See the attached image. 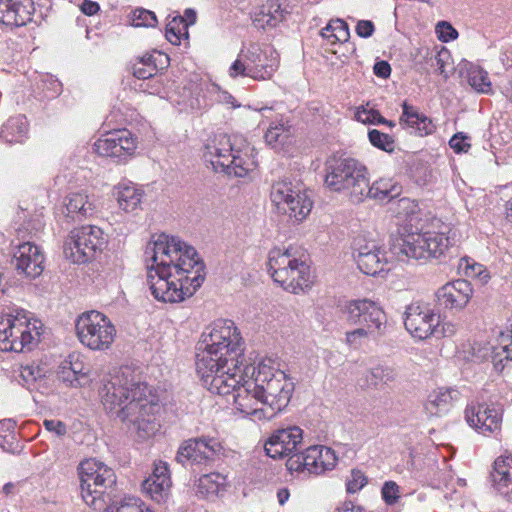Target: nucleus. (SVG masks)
I'll return each mask as SVG.
<instances>
[{
    "label": "nucleus",
    "instance_id": "1",
    "mask_svg": "<svg viewBox=\"0 0 512 512\" xmlns=\"http://www.w3.org/2000/svg\"><path fill=\"white\" fill-rule=\"evenodd\" d=\"M196 371L211 393H234V405L245 416L269 419L262 396L249 387L245 374V342L232 320L218 319L206 327L197 345Z\"/></svg>",
    "mask_w": 512,
    "mask_h": 512
},
{
    "label": "nucleus",
    "instance_id": "2",
    "mask_svg": "<svg viewBox=\"0 0 512 512\" xmlns=\"http://www.w3.org/2000/svg\"><path fill=\"white\" fill-rule=\"evenodd\" d=\"M147 283L155 299L178 303L191 297L205 279V264L194 247L179 238L160 234L145 250Z\"/></svg>",
    "mask_w": 512,
    "mask_h": 512
},
{
    "label": "nucleus",
    "instance_id": "3",
    "mask_svg": "<svg viewBox=\"0 0 512 512\" xmlns=\"http://www.w3.org/2000/svg\"><path fill=\"white\" fill-rule=\"evenodd\" d=\"M152 389L141 380L139 374L130 367H121L110 374L100 389L102 404L110 412L116 411L117 417L125 421L137 408L153 409L148 399Z\"/></svg>",
    "mask_w": 512,
    "mask_h": 512
},
{
    "label": "nucleus",
    "instance_id": "4",
    "mask_svg": "<svg viewBox=\"0 0 512 512\" xmlns=\"http://www.w3.org/2000/svg\"><path fill=\"white\" fill-rule=\"evenodd\" d=\"M252 150L242 135L217 133L206 143L203 157L215 172L244 177L255 164Z\"/></svg>",
    "mask_w": 512,
    "mask_h": 512
},
{
    "label": "nucleus",
    "instance_id": "5",
    "mask_svg": "<svg viewBox=\"0 0 512 512\" xmlns=\"http://www.w3.org/2000/svg\"><path fill=\"white\" fill-rule=\"evenodd\" d=\"M268 362L271 361L268 360ZM245 374L246 376L250 375L248 386L256 389L262 396L263 403L271 417L288 405L294 387L293 383L287 380L283 371L262 361L257 366L246 363Z\"/></svg>",
    "mask_w": 512,
    "mask_h": 512
},
{
    "label": "nucleus",
    "instance_id": "6",
    "mask_svg": "<svg viewBox=\"0 0 512 512\" xmlns=\"http://www.w3.org/2000/svg\"><path fill=\"white\" fill-rule=\"evenodd\" d=\"M456 234L448 231L424 230L423 226H415V230L401 233L397 242L393 245L396 255H401L415 260L427 261L441 259L449 248L456 243Z\"/></svg>",
    "mask_w": 512,
    "mask_h": 512
},
{
    "label": "nucleus",
    "instance_id": "7",
    "mask_svg": "<svg viewBox=\"0 0 512 512\" xmlns=\"http://www.w3.org/2000/svg\"><path fill=\"white\" fill-rule=\"evenodd\" d=\"M83 501L94 510H106L115 497L114 470L96 459L82 461L78 468Z\"/></svg>",
    "mask_w": 512,
    "mask_h": 512
},
{
    "label": "nucleus",
    "instance_id": "8",
    "mask_svg": "<svg viewBox=\"0 0 512 512\" xmlns=\"http://www.w3.org/2000/svg\"><path fill=\"white\" fill-rule=\"evenodd\" d=\"M267 267L273 281L288 292L298 294L312 283L309 264L292 247L271 249Z\"/></svg>",
    "mask_w": 512,
    "mask_h": 512
},
{
    "label": "nucleus",
    "instance_id": "9",
    "mask_svg": "<svg viewBox=\"0 0 512 512\" xmlns=\"http://www.w3.org/2000/svg\"><path fill=\"white\" fill-rule=\"evenodd\" d=\"M279 64V54L272 46L251 43L240 51L228 73L231 78L241 76L255 81H265L272 78Z\"/></svg>",
    "mask_w": 512,
    "mask_h": 512
},
{
    "label": "nucleus",
    "instance_id": "10",
    "mask_svg": "<svg viewBox=\"0 0 512 512\" xmlns=\"http://www.w3.org/2000/svg\"><path fill=\"white\" fill-rule=\"evenodd\" d=\"M270 199L279 213L297 223L306 219L313 207L312 192L286 178L272 184Z\"/></svg>",
    "mask_w": 512,
    "mask_h": 512
},
{
    "label": "nucleus",
    "instance_id": "11",
    "mask_svg": "<svg viewBox=\"0 0 512 512\" xmlns=\"http://www.w3.org/2000/svg\"><path fill=\"white\" fill-rule=\"evenodd\" d=\"M75 330L80 343L93 351L109 349L116 336V328L111 320L96 310L79 315Z\"/></svg>",
    "mask_w": 512,
    "mask_h": 512
},
{
    "label": "nucleus",
    "instance_id": "12",
    "mask_svg": "<svg viewBox=\"0 0 512 512\" xmlns=\"http://www.w3.org/2000/svg\"><path fill=\"white\" fill-rule=\"evenodd\" d=\"M41 322H33L26 316L22 310L17 315H0V350L1 351H23L33 343V340L39 339L41 332Z\"/></svg>",
    "mask_w": 512,
    "mask_h": 512
},
{
    "label": "nucleus",
    "instance_id": "13",
    "mask_svg": "<svg viewBox=\"0 0 512 512\" xmlns=\"http://www.w3.org/2000/svg\"><path fill=\"white\" fill-rule=\"evenodd\" d=\"M107 244L102 229L94 225L73 229L64 242L63 252L73 263H86L101 253Z\"/></svg>",
    "mask_w": 512,
    "mask_h": 512
},
{
    "label": "nucleus",
    "instance_id": "14",
    "mask_svg": "<svg viewBox=\"0 0 512 512\" xmlns=\"http://www.w3.org/2000/svg\"><path fill=\"white\" fill-rule=\"evenodd\" d=\"M221 455H223V446L217 438L200 436L183 441L175 459L185 468L202 470L212 467Z\"/></svg>",
    "mask_w": 512,
    "mask_h": 512
},
{
    "label": "nucleus",
    "instance_id": "15",
    "mask_svg": "<svg viewBox=\"0 0 512 512\" xmlns=\"http://www.w3.org/2000/svg\"><path fill=\"white\" fill-rule=\"evenodd\" d=\"M385 328L386 315L378 303L369 299L354 301V342L376 341Z\"/></svg>",
    "mask_w": 512,
    "mask_h": 512
},
{
    "label": "nucleus",
    "instance_id": "16",
    "mask_svg": "<svg viewBox=\"0 0 512 512\" xmlns=\"http://www.w3.org/2000/svg\"><path fill=\"white\" fill-rule=\"evenodd\" d=\"M337 460L333 449L323 445H314L290 456L286 461V467L290 472L319 475L332 470Z\"/></svg>",
    "mask_w": 512,
    "mask_h": 512
},
{
    "label": "nucleus",
    "instance_id": "17",
    "mask_svg": "<svg viewBox=\"0 0 512 512\" xmlns=\"http://www.w3.org/2000/svg\"><path fill=\"white\" fill-rule=\"evenodd\" d=\"M138 139L128 129L109 131L94 143L95 152L117 163L127 162L137 149Z\"/></svg>",
    "mask_w": 512,
    "mask_h": 512
},
{
    "label": "nucleus",
    "instance_id": "18",
    "mask_svg": "<svg viewBox=\"0 0 512 512\" xmlns=\"http://www.w3.org/2000/svg\"><path fill=\"white\" fill-rule=\"evenodd\" d=\"M404 324L414 338L424 340L435 333L439 314L428 304L413 302L406 307Z\"/></svg>",
    "mask_w": 512,
    "mask_h": 512
},
{
    "label": "nucleus",
    "instance_id": "19",
    "mask_svg": "<svg viewBox=\"0 0 512 512\" xmlns=\"http://www.w3.org/2000/svg\"><path fill=\"white\" fill-rule=\"evenodd\" d=\"M303 431L298 426H289L276 430L266 441L264 449L267 456L281 459L300 453Z\"/></svg>",
    "mask_w": 512,
    "mask_h": 512
},
{
    "label": "nucleus",
    "instance_id": "20",
    "mask_svg": "<svg viewBox=\"0 0 512 512\" xmlns=\"http://www.w3.org/2000/svg\"><path fill=\"white\" fill-rule=\"evenodd\" d=\"M11 263L19 276L35 279L44 270V255L37 245L27 241L17 245Z\"/></svg>",
    "mask_w": 512,
    "mask_h": 512
},
{
    "label": "nucleus",
    "instance_id": "21",
    "mask_svg": "<svg viewBox=\"0 0 512 512\" xmlns=\"http://www.w3.org/2000/svg\"><path fill=\"white\" fill-rule=\"evenodd\" d=\"M465 419L478 433L488 436L501 430L502 412L487 404L471 405L465 410Z\"/></svg>",
    "mask_w": 512,
    "mask_h": 512
},
{
    "label": "nucleus",
    "instance_id": "22",
    "mask_svg": "<svg viewBox=\"0 0 512 512\" xmlns=\"http://www.w3.org/2000/svg\"><path fill=\"white\" fill-rule=\"evenodd\" d=\"M472 295L473 288L471 284L464 279L446 283L436 292V298L441 307L457 311L467 306Z\"/></svg>",
    "mask_w": 512,
    "mask_h": 512
},
{
    "label": "nucleus",
    "instance_id": "23",
    "mask_svg": "<svg viewBox=\"0 0 512 512\" xmlns=\"http://www.w3.org/2000/svg\"><path fill=\"white\" fill-rule=\"evenodd\" d=\"M354 245L357 246V258L354 257V261L363 274L375 276L384 271L386 260L374 240L358 236Z\"/></svg>",
    "mask_w": 512,
    "mask_h": 512
},
{
    "label": "nucleus",
    "instance_id": "24",
    "mask_svg": "<svg viewBox=\"0 0 512 512\" xmlns=\"http://www.w3.org/2000/svg\"><path fill=\"white\" fill-rule=\"evenodd\" d=\"M221 88L212 82L202 81L183 89L182 102L191 110H202L219 103Z\"/></svg>",
    "mask_w": 512,
    "mask_h": 512
},
{
    "label": "nucleus",
    "instance_id": "25",
    "mask_svg": "<svg viewBox=\"0 0 512 512\" xmlns=\"http://www.w3.org/2000/svg\"><path fill=\"white\" fill-rule=\"evenodd\" d=\"M352 183V164L350 157L334 154L326 161L325 184L333 191H341Z\"/></svg>",
    "mask_w": 512,
    "mask_h": 512
},
{
    "label": "nucleus",
    "instance_id": "26",
    "mask_svg": "<svg viewBox=\"0 0 512 512\" xmlns=\"http://www.w3.org/2000/svg\"><path fill=\"white\" fill-rule=\"evenodd\" d=\"M292 6L286 0H268L254 13L253 25L259 29H272L287 21Z\"/></svg>",
    "mask_w": 512,
    "mask_h": 512
},
{
    "label": "nucleus",
    "instance_id": "27",
    "mask_svg": "<svg viewBox=\"0 0 512 512\" xmlns=\"http://www.w3.org/2000/svg\"><path fill=\"white\" fill-rule=\"evenodd\" d=\"M32 0H0V23L10 27H21L32 20Z\"/></svg>",
    "mask_w": 512,
    "mask_h": 512
},
{
    "label": "nucleus",
    "instance_id": "28",
    "mask_svg": "<svg viewBox=\"0 0 512 512\" xmlns=\"http://www.w3.org/2000/svg\"><path fill=\"white\" fill-rule=\"evenodd\" d=\"M295 129L283 116L273 119L265 132L264 139L267 145L277 152H288L294 144Z\"/></svg>",
    "mask_w": 512,
    "mask_h": 512
},
{
    "label": "nucleus",
    "instance_id": "29",
    "mask_svg": "<svg viewBox=\"0 0 512 512\" xmlns=\"http://www.w3.org/2000/svg\"><path fill=\"white\" fill-rule=\"evenodd\" d=\"M397 373L395 369L387 365H375L370 368L357 370V384L364 389H382L395 381Z\"/></svg>",
    "mask_w": 512,
    "mask_h": 512
},
{
    "label": "nucleus",
    "instance_id": "30",
    "mask_svg": "<svg viewBox=\"0 0 512 512\" xmlns=\"http://www.w3.org/2000/svg\"><path fill=\"white\" fill-rule=\"evenodd\" d=\"M147 398L152 400L151 405L153 404V409L150 411L148 409L137 408L136 412L124 421L133 425L134 429L137 431L138 437L141 439H147L153 436L160 428L155 418V413L159 408L157 396L152 392Z\"/></svg>",
    "mask_w": 512,
    "mask_h": 512
},
{
    "label": "nucleus",
    "instance_id": "31",
    "mask_svg": "<svg viewBox=\"0 0 512 512\" xmlns=\"http://www.w3.org/2000/svg\"><path fill=\"white\" fill-rule=\"evenodd\" d=\"M170 486L171 478L168 465L164 462H159L155 465L152 475L142 483V490L152 500L160 503L167 497Z\"/></svg>",
    "mask_w": 512,
    "mask_h": 512
},
{
    "label": "nucleus",
    "instance_id": "32",
    "mask_svg": "<svg viewBox=\"0 0 512 512\" xmlns=\"http://www.w3.org/2000/svg\"><path fill=\"white\" fill-rule=\"evenodd\" d=\"M354 171H357V185L360 186L361 183L364 184L369 198L386 200L392 199L399 193V187L390 179H381L370 186L369 179L367 178V169L362 165L354 163Z\"/></svg>",
    "mask_w": 512,
    "mask_h": 512
},
{
    "label": "nucleus",
    "instance_id": "33",
    "mask_svg": "<svg viewBox=\"0 0 512 512\" xmlns=\"http://www.w3.org/2000/svg\"><path fill=\"white\" fill-rule=\"evenodd\" d=\"M321 36L326 39L330 44H338V48L333 50V53L342 59L343 63L349 61V56L345 54L346 43L349 42L350 32L348 23L342 19H331L329 23L321 29Z\"/></svg>",
    "mask_w": 512,
    "mask_h": 512
},
{
    "label": "nucleus",
    "instance_id": "34",
    "mask_svg": "<svg viewBox=\"0 0 512 512\" xmlns=\"http://www.w3.org/2000/svg\"><path fill=\"white\" fill-rule=\"evenodd\" d=\"M459 392L455 389L440 387L428 395L426 410L431 415L441 416L448 413L458 399Z\"/></svg>",
    "mask_w": 512,
    "mask_h": 512
},
{
    "label": "nucleus",
    "instance_id": "35",
    "mask_svg": "<svg viewBox=\"0 0 512 512\" xmlns=\"http://www.w3.org/2000/svg\"><path fill=\"white\" fill-rule=\"evenodd\" d=\"M494 487L508 500H512V457L500 456L494 462Z\"/></svg>",
    "mask_w": 512,
    "mask_h": 512
},
{
    "label": "nucleus",
    "instance_id": "36",
    "mask_svg": "<svg viewBox=\"0 0 512 512\" xmlns=\"http://www.w3.org/2000/svg\"><path fill=\"white\" fill-rule=\"evenodd\" d=\"M396 216L401 219L404 224L401 233H408L409 230H415V226H423V212L418 202L410 198H401L396 202L394 209Z\"/></svg>",
    "mask_w": 512,
    "mask_h": 512
},
{
    "label": "nucleus",
    "instance_id": "37",
    "mask_svg": "<svg viewBox=\"0 0 512 512\" xmlns=\"http://www.w3.org/2000/svg\"><path fill=\"white\" fill-rule=\"evenodd\" d=\"M114 190L118 205L125 212L136 210L144 196L142 188L126 179L120 181Z\"/></svg>",
    "mask_w": 512,
    "mask_h": 512
},
{
    "label": "nucleus",
    "instance_id": "38",
    "mask_svg": "<svg viewBox=\"0 0 512 512\" xmlns=\"http://www.w3.org/2000/svg\"><path fill=\"white\" fill-rule=\"evenodd\" d=\"M402 109L400 122L414 129L420 136L430 135L435 131L436 125L433 121L426 115L419 113L414 106L404 102Z\"/></svg>",
    "mask_w": 512,
    "mask_h": 512
},
{
    "label": "nucleus",
    "instance_id": "39",
    "mask_svg": "<svg viewBox=\"0 0 512 512\" xmlns=\"http://www.w3.org/2000/svg\"><path fill=\"white\" fill-rule=\"evenodd\" d=\"M47 370L36 363L22 365L20 377L22 385L29 391L45 394L48 391Z\"/></svg>",
    "mask_w": 512,
    "mask_h": 512
},
{
    "label": "nucleus",
    "instance_id": "40",
    "mask_svg": "<svg viewBox=\"0 0 512 512\" xmlns=\"http://www.w3.org/2000/svg\"><path fill=\"white\" fill-rule=\"evenodd\" d=\"M66 216L72 220H81L95 210L94 201L85 191L72 192L66 197Z\"/></svg>",
    "mask_w": 512,
    "mask_h": 512
},
{
    "label": "nucleus",
    "instance_id": "41",
    "mask_svg": "<svg viewBox=\"0 0 512 512\" xmlns=\"http://www.w3.org/2000/svg\"><path fill=\"white\" fill-rule=\"evenodd\" d=\"M27 138L28 121L24 115L10 117L1 127L0 139L6 143H23Z\"/></svg>",
    "mask_w": 512,
    "mask_h": 512
},
{
    "label": "nucleus",
    "instance_id": "42",
    "mask_svg": "<svg viewBox=\"0 0 512 512\" xmlns=\"http://www.w3.org/2000/svg\"><path fill=\"white\" fill-rule=\"evenodd\" d=\"M491 357L497 371H502L512 361V332L503 331L499 334L497 344L491 347Z\"/></svg>",
    "mask_w": 512,
    "mask_h": 512
},
{
    "label": "nucleus",
    "instance_id": "43",
    "mask_svg": "<svg viewBox=\"0 0 512 512\" xmlns=\"http://www.w3.org/2000/svg\"><path fill=\"white\" fill-rule=\"evenodd\" d=\"M225 483L226 477L224 475L215 472L208 473L199 478L196 492L203 497L210 498L216 496Z\"/></svg>",
    "mask_w": 512,
    "mask_h": 512
},
{
    "label": "nucleus",
    "instance_id": "44",
    "mask_svg": "<svg viewBox=\"0 0 512 512\" xmlns=\"http://www.w3.org/2000/svg\"><path fill=\"white\" fill-rule=\"evenodd\" d=\"M458 269L464 276L476 278L481 284H486L490 279L487 269L482 264L475 262L469 257L460 259Z\"/></svg>",
    "mask_w": 512,
    "mask_h": 512
},
{
    "label": "nucleus",
    "instance_id": "45",
    "mask_svg": "<svg viewBox=\"0 0 512 512\" xmlns=\"http://www.w3.org/2000/svg\"><path fill=\"white\" fill-rule=\"evenodd\" d=\"M469 85L480 93H490L492 85L488 77V73L480 67L473 66L468 70Z\"/></svg>",
    "mask_w": 512,
    "mask_h": 512
},
{
    "label": "nucleus",
    "instance_id": "46",
    "mask_svg": "<svg viewBox=\"0 0 512 512\" xmlns=\"http://www.w3.org/2000/svg\"><path fill=\"white\" fill-rule=\"evenodd\" d=\"M441 481L444 486L445 498L450 501H458L462 494L456 487L464 488L466 486L465 479L455 478L451 471H447L443 473Z\"/></svg>",
    "mask_w": 512,
    "mask_h": 512
},
{
    "label": "nucleus",
    "instance_id": "47",
    "mask_svg": "<svg viewBox=\"0 0 512 512\" xmlns=\"http://www.w3.org/2000/svg\"><path fill=\"white\" fill-rule=\"evenodd\" d=\"M165 36L173 45H179L182 36L188 37L187 23L181 16L173 17L166 25Z\"/></svg>",
    "mask_w": 512,
    "mask_h": 512
},
{
    "label": "nucleus",
    "instance_id": "48",
    "mask_svg": "<svg viewBox=\"0 0 512 512\" xmlns=\"http://www.w3.org/2000/svg\"><path fill=\"white\" fill-rule=\"evenodd\" d=\"M63 363L70 369V371H72V375L77 376L78 383H80L81 386L88 383L89 367L84 364L80 355L70 354L67 359L63 361Z\"/></svg>",
    "mask_w": 512,
    "mask_h": 512
},
{
    "label": "nucleus",
    "instance_id": "49",
    "mask_svg": "<svg viewBox=\"0 0 512 512\" xmlns=\"http://www.w3.org/2000/svg\"><path fill=\"white\" fill-rule=\"evenodd\" d=\"M131 24L134 27H154L157 24V18L154 12L137 8L132 12Z\"/></svg>",
    "mask_w": 512,
    "mask_h": 512
},
{
    "label": "nucleus",
    "instance_id": "50",
    "mask_svg": "<svg viewBox=\"0 0 512 512\" xmlns=\"http://www.w3.org/2000/svg\"><path fill=\"white\" fill-rule=\"evenodd\" d=\"M368 138L370 143L378 149L386 152H391L394 150V140L388 134L382 133L376 129H372L368 132Z\"/></svg>",
    "mask_w": 512,
    "mask_h": 512
},
{
    "label": "nucleus",
    "instance_id": "51",
    "mask_svg": "<svg viewBox=\"0 0 512 512\" xmlns=\"http://www.w3.org/2000/svg\"><path fill=\"white\" fill-rule=\"evenodd\" d=\"M170 58L167 54L154 50L152 53H146L140 57L135 63L156 64L160 70L165 69L169 65Z\"/></svg>",
    "mask_w": 512,
    "mask_h": 512
},
{
    "label": "nucleus",
    "instance_id": "52",
    "mask_svg": "<svg viewBox=\"0 0 512 512\" xmlns=\"http://www.w3.org/2000/svg\"><path fill=\"white\" fill-rule=\"evenodd\" d=\"M139 88L149 94L158 95L164 91V78L159 72L139 85Z\"/></svg>",
    "mask_w": 512,
    "mask_h": 512
},
{
    "label": "nucleus",
    "instance_id": "53",
    "mask_svg": "<svg viewBox=\"0 0 512 512\" xmlns=\"http://www.w3.org/2000/svg\"><path fill=\"white\" fill-rule=\"evenodd\" d=\"M450 60L451 56L449 51L447 49H442L436 54L434 58V63L432 65L435 67L436 71L439 74L447 78L448 72L451 69Z\"/></svg>",
    "mask_w": 512,
    "mask_h": 512
},
{
    "label": "nucleus",
    "instance_id": "54",
    "mask_svg": "<svg viewBox=\"0 0 512 512\" xmlns=\"http://www.w3.org/2000/svg\"><path fill=\"white\" fill-rule=\"evenodd\" d=\"M132 72L137 79L146 81V79L154 77L159 72V68L156 67V64L134 63Z\"/></svg>",
    "mask_w": 512,
    "mask_h": 512
},
{
    "label": "nucleus",
    "instance_id": "55",
    "mask_svg": "<svg viewBox=\"0 0 512 512\" xmlns=\"http://www.w3.org/2000/svg\"><path fill=\"white\" fill-rule=\"evenodd\" d=\"M382 498L388 505L395 504L400 497L399 486L394 481H387L384 483L382 490Z\"/></svg>",
    "mask_w": 512,
    "mask_h": 512
},
{
    "label": "nucleus",
    "instance_id": "56",
    "mask_svg": "<svg viewBox=\"0 0 512 512\" xmlns=\"http://www.w3.org/2000/svg\"><path fill=\"white\" fill-rule=\"evenodd\" d=\"M458 324L451 320H441L439 316V325L435 329L433 336L435 337H453L458 331Z\"/></svg>",
    "mask_w": 512,
    "mask_h": 512
},
{
    "label": "nucleus",
    "instance_id": "57",
    "mask_svg": "<svg viewBox=\"0 0 512 512\" xmlns=\"http://www.w3.org/2000/svg\"><path fill=\"white\" fill-rule=\"evenodd\" d=\"M436 33L438 34V38L443 42H449L458 37L456 29L446 21H441L437 24Z\"/></svg>",
    "mask_w": 512,
    "mask_h": 512
},
{
    "label": "nucleus",
    "instance_id": "58",
    "mask_svg": "<svg viewBox=\"0 0 512 512\" xmlns=\"http://www.w3.org/2000/svg\"><path fill=\"white\" fill-rule=\"evenodd\" d=\"M468 136H466L464 133L459 132L456 133L449 141L450 147L456 152V153H462L467 152L469 148L471 147L470 143L468 142Z\"/></svg>",
    "mask_w": 512,
    "mask_h": 512
},
{
    "label": "nucleus",
    "instance_id": "59",
    "mask_svg": "<svg viewBox=\"0 0 512 512\" xmlns=\"http://www.w3.org/2000/svg\"><path fill=\"white\" fill-rule=\"evenodd\" d=\"M501 200L504 201V214L506 220L512 222V186H504L500 189Z\"/></svg>",
    "mask_w": 512,
    "mask_h": 512
},
{
    "label": "nucleus",
    "instance_id": "60",
    "mask_svg": "<svg viewBox=\"0 0 512 512\" xmlns=\"http://www.w3.org/2000/svg\"><path fill=\"white\" fill-rule=\"evenodd\" d=\"M376 110L368 107H359L354 113V118L363 124H375Z\"/></svg>",
    "mask_w": 512,
    "mask_h": 512
},
{
    "label": "nucleus",
    "instance_id": "61",
    "mask_svg": "<svg viewBox=\"0 0 512 512\" xmlns=\"http://www.w3.org/2000/svg\"><path fill=\"white\" fill-rule=\"evenodd\" d=\"M58 377L61 381H63L64 383L71 387L81 386V384L78 383L77 376L72 375V371H70V369L66 367V365L63 362L59 367Z\"/></svg>",
    "mask_w": 512,
    "mask_h": 512
},
{
    "label": "nucleus",
    "instance_id": "62",
    "mask_svg": "<svg viewBox=\"0 0 512 512\" xmlns=\"http://www.w3.org/2000/svg\"><path fill=\"white\" fill-rule=\"evenodd\" d=\"M14 428L15 423L12 420L0 421V447L5 448L7 438L11 437Z\"/></svg>",
    "mask_w": 512,
    "mask_h": 512
},
{
    "label": "nucleus",
    "instance_id": "63",
    "mask_svg": "<svg viewBox=\"0 0 512 512\" xmlns=\"http://www.w3.org/2000/svg\"><path fill=\"white\" fill-rule=\"evenodd\" d=\"M355 31L359 37L368 38L374 33L375 27L370 20H360L356 24Z\"/></svg>",
    "mask_w": 512,
    "mask_h": 512
},
{
    "label": "nucleus",
    "instance_id": "64",
    "mask_svg": "<svg viewBox=\"0 0 512 512\" xmlns=\"http://www.w3.org/2000/svg\"><path fill=\"white\" fill-rule=\"evenodd\" d=\"M116 512H142V502L137 498H129L117 508Z\"/></svg>",
    "mask_w": 512,
    "mask_h": 512
}]
</instances>
